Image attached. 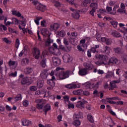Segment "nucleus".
I'll use <instances>...</instances> for the list:
<instances>
[{"label": "nucleus", "mask_w": 127, "mask_h": 127, "mask_svg": "<svg viewBox=\"0 0 127 127\" xmlns=\"http://www.w3.org/2000/svg\"><path fill=\"white\" fill-rule=\"evenodd\" d=\"M83 66L85 67V69L86 70H92V64H88L87 63H84L83 64Z\"/></svg>", "instance_id": "nucleus-21"}, {"label": "nucleus", "mask_w": 127, "mask_h": 127, "mask_svg": "<svg viewBox=\"0 0 127 127\" xmlns=\"http://www.w3.org/2000/svg\"><path fill=\"white\" fill-rule=\"evenodd\" d=\"M35 102L37 104V109L38 110H42V109H43L44 104H45L44 99H36L35 101Z\"/></svg>", "instance_id": "nucleus-2"}, {"label": "nucleus", "mask_w": 127, "mask_h": 127, "mask_svg": "<svg viewBox=\"0 0 127 127\" xmlns=\"http://www.w3.org/2000/svg\"><path fill=\"white\" fill-rule=\"evenodd\" d=\"M60 35L62 37H64L65 36V31H61V32H60Z\"/></svg>", "instance_id": "nucleus-56"}, {"label": "nucleus", "mask_w": 127, "mask_h": 127, "mask_svg": "<svg viewBox=\"0 0 127 127\" xmlns=\"http://www.w3.org/2000/svg\"><path fill=\"white\" fill-rule=\"evenodd\" d=\"M68 109H74L75 108V106L73 104H71L70 102H68L67 105Z\"/></svg>", "instance_id": "nucleus-46"}, {"label": "nucleus", "mask_w": 127, "mask_h": 127, "mask_svg": "<svg viewBox=\"0 0 127 127\" xmlns=\"http://www.w3.org/2000/svg\"><path fill=\"white\" fill-rule=\"evenodd\" d=\"M113 50L115 51V53H117V54H124V50L120 47H117L113 49Z\"/></svg>", "instance_id": "nucleus-13"}, {"label": "nucleus", "mask_w": 127, "mask_h": 127, "mask_svg": "<svg viewBox=\"0 0 127 127\" xmlns=\"http://www.w3.org/2000/svg\"><path fill=\"white\" fill-rule=\"evenodd\" d=\"M33 55L35 57V59L38 60L40 57V50L38 48H33Z\"/></svg>", "instance_id": "nucleus-3"}, {"label": "nucleus", "mask_w": 127, "mask_h": 127, "mask_svg": "<svg viewBox=\"0 0 127 127\" xmlns=\"http://www.w3.org/2000/svg\"><path fill=\"white\" fill-rule=\"evenodd\" d=\"M51 40L50 39V37H49V36H48V38L47 40V41L46 42V46H49L50 45V44L51 43Z\"/></svg>", "instance_id": "nucleus-41"}, {"label": "nucleus", "mask_w": 127, "mask_h": 127, "mask_svg": "<svg viewBox=\"0 0 127 127\" xmlns=\"http://www.w3.org/2000/svg\"><path fill=\"white\" fill-rule=\"evenodd\" d=\"M58 122H61V121H62V115H59L58 116Z\"/></svg>", "instance_id": "nucleus-63"}, {"label": "nucleus", "mask_w": 127, "mask_h": 127, "mask_svg": "<svg viewBox=\"0 0 127 127\" xmlns=\"http://www.w3.org/2000/svg\"><path fill=\"white\" fill-rule=\"evenodd\" d=\"M83 91L82 89L77 90L76 91H73V93L75 95H78L79 96H83Z\"/></svg>", "instance_id": "nucleus-24"}, {"label": "nucleus", "mask_w": 127, "mask_h": 127, "mask_svg": "<svg viewBox=\"0 0 127 127\" xmlns=\"http://www.w3.org/2000/svg\"><path fill=\"white\" fill-rule=\"evenodd\" d=\"M9 66H13V65H14L15 64V61H11V60H10L9 61Z\"/></svg>", "instance_id": "nucleus-55"}, {"label": "nucleus", "mask_w": 127, "mask_h": 127, "mask_svg": "<svg viewBox=\"0 0 127 127\" xmlns=\"http://www.w3.org/2000/svg\"><path fill=\"white\" fill-rule=\"evenodd\" d=\"M102 56L103 55L97 54L95 56V57L97 60H101Z\"/></svg>", "instance_id": "nucleus-45"}, {"label": "nucleus", "mask_w": 127, "mask_h": 127, "mask_svg": "<svg viewBox=\"0 0 127 127\" xmlns=\"http://www.w3.org/2000/svg\"><path fill=\"white\" fill-rule=\"evenodd\" d=\"M98 74H100V75H103L104 74V70L99 69L97 71Z\"/></svg>", "instance_id": "nucleus-64"}, {"label": "nucleus", "mask_w": 127, "mask_h": 127, "mask_svg": "<svg viewBox=\"0 0 127 127\" xmlns=\"http://www.w3.org/2000/svg\"><path fill=\"white\" fill-rule=\"evenodd\" d=\"M42 59L40 63V65L42 68H45L46 67V58H43Z\"/></svg>", "instance_id": "nucleus-16"}, {"label": "nucleus", "mask_w": 127, "mask_h": 127, "mask_svg": "<svg viewBox=\"0 0 127 127\" xmlns=\"http://www.w3.org/2000/svg\"><path fill=\"white\" fill-rule=\"evenodd\" d=\"M106 44H107V45H111V44H112V40L109 39L108 38L106 39V41L105 42Z\"/></svg>", "instance_id": "nucleus-49"}, {"label": "nucleus", "mask_w": 127, "mask_h": 127, "mask_svg": "<svg viewBox=\"0 0 127 127\" xmlns=\"http://www.w3.org/2000/svg\"><path fill=\"white\" fill-rule=\"evenodd\" d=\"M60 49H61L63 51H66V48L63 45H60L59 46Z\"/></svg>", "instance_id": "nucleus-57"}, {"label": "nucleus", "mask_w": 127, "mask_h": 127, "mask_svg": "<svg viewBox=\"0 0 127 127\" xmlns=\"http://www.w3.org/2000/svg\"><path fill=\"white\" fill-rule=\"evenodd\" d=\"M111 35H113L114 37H121L122 35H121V33L120 32L116 31V30H113L111 32Z\"/></svg>", "instance_id": "nucleus-15"}, {"label": "nucleus", "mask_w": 127, "mask_h": 127, "mask_svg": "<svg viewBox=\"0 0 127 127\" xmlns=\"http://www.w3.org/2000/svg\"><path fill=\"white\" fill-rule=\"evenodd\" d=\"M59 27H60V24L55 23L50 25V30L51 31H54V30H57Z\"/></svg>", "instance_id": "nucleus-7"}, {"label": "nucleus", "mask_w": 127, "mask_h": 127, "mask_svg": "<svg viewBox=\"0 0 127 127\" xmlns=\"http://www.w3.org/2000/svg\"><path fill=\"white\" fill-rule=\"evenodd\" d=\"M53 2H55V6L56 7H58V6H60V2L58 1H55V0H53Z\"/></svg>", "instance_id": "nucleus-43"}, {"label": "nucleus", "mask_w": 127, "mask_h": 127, "mask_svg": "<svg viewBox=\"0 0 127 127\" xmlns=\"http://www.w3.org/2000/svg\"><path fill=\"white\" fill-rule=\"evenodd\" d=\"M73 126L75 127H79L81 125V121L79 120H74L73 123Z\"/></svg>", "instance_id": "nucleus-30"}, {"label": "nucleus", "mask_w": 127, "mask_h": 127, "mask_svg": "<svg viewBox=\"0 0 127 127\" xmlns=\"http://www.w3.org/2000/svg\"><path fill=\"white\" fill-rule=\"evenodd\" d=\"M21 83L22 85H29V82H28V77H26L21 80Z\"/></svg>", "instance_id": "nucleus-17"}, {"label": "nucleus", "mask_w": 127, "mask_h": 127, "mask_svg": "<svg viewBox=\"0 0 127 127\" xmlns=\"http://www.w3.org/2000/svg\"><path fill=\"white\" fill-rule=\"evenodd\" d=\"M48 53V51H47V50H45L44 51H43L42 52V56H41V59H43V58H45V56L47 55Z\"/></svg>", "instance_id": "nucleus-35"}, {"label": "nucleus", "mask_w": 127, "mask_h": 127, "mask_svg": "<svg viewBox=\"0 0 127 127\" xmlns=\"http://www.w3.org/2000/svg\"><path fill=\"white\" fill-rule=\"evenodd\" d=\"M52 61L54 66H59L61 64V59L54 57L52 58Z\"/></svg>", "instance_id": "nucleus-6"}, {"label": "nucleus", "mask_w": 127, "mask_h": 127, "mask_svg": "<svg viewBox=\"0 0 127 127\" xmlns=\"http://www.w3.org/2000/svg\"><path fill=\"white\" fill-rule=\"evenodd\" d=\"M22 95H21V94H18L15 98V102H17V101H20V100H22Z\"/></svg>", "instance_id": "nucleus-29"}, {"label": "nucleus", "mask_w": 127, "mask_h": 127, "mask_svg": "<svg viewBox=\"0 0 127 127\" xmlns=\"http://www.w3.org/2000/svg\"><path fill=\"white\" fill-rule=\"evenodd\" d=\"M83 96H90V92L88 90L83 91Z\"/></svg>", "instance_id": "nucleus-47"}, {"label": "nucleus", "mask_w": 127, "mask_h": 127, "mask_svg": "<svg viewBox=\"0 0 127 127\" xmlns=\"http://www.w3.org/2000/svg\"><path fill=\"white\" fill-rule=\"evenodd\" d=\"M72 16L75 19H79L80 18V14L79 11H75V13H72Z\"/></svg>", "instance_id": "nucleus-20"}, {"label": "nucleus", "mask_w": 127, "mask_h": 127, "mask_svg": "<svg viewBox=\"0 0 127 127\" xmlns=\"http://www.w3.org/2000/svg\"><path fill=\"white\" fill-rule=\"evenodd\" d=\"M8 30L9 31V32H11V33H16V31H14L13 29L11 28H8Z\"/></svg>", "instance_id": "nucleus-61"}, {"label": "nucleus", "mask_w": 127, "mask_h": 127, "mask_svg": "<svg viewBox=\"0 0 127 127\" xmlns=\"http://www.w3.org/2000/svg\"><path fill=\"white\" fill-rule=\"evenodd\" d=\"M63 99H64V102L66 104V103L70 102L69 101V97L68 96H65L63 97Z\"/></svg>", "instance_id": "nucleus-44"}, {"label": "nucleus", "mask_w": 127, "mask_h": 127, "mask_svg": "<svg viewBox=\"0 0 127 127\" xmlns=\"http://www.w3.org/2000/svg\"><path fill=\"white\" fill-rule=\"evenodd\" d=\"M44 85V80L43 79H39L37 81V87L38 88H42Z\"/></svg>", "instance_id": "nucleus-19"}, {"label": "nucleus", "mask_w": 127, "mask_h": 127, "mask_svg": "<svg viewBox=\"0 0 127 127\" xmlns=\"http://www.w3.org/2000/svg\"><path fill=\"white\" fill-rule=\"evenodd\" d=\"M87 119L89 122H90V123H91L92 124H93V123L95 122V121L94 120V118H93V116L91 115L87 116Z\"/></svg>", "instance_id": "nucleus-33"}, {"label": "nucleus", "mask_w": 127, "mask_h": 127, "mask_svg": "<svg viewBox=\"0 0 127 127\" xmlns=\"http://www.w3.org/2000/svg\"><path fill=\"white\" fill-rule=\"evenodd\" d=\"M16 75H17V71H15L14 72H12L10 74V76L12 77H16Z\"/></svg>", "instance_id": "nucleus-58"}, {"label": "nucleus", "mask_w": 127, "mask_h": 127, "mask_svg": "<svg viewBox=\"0 0 127 127\" xmlns=\"http://www.w3.org/2000/svg\"><path fill=\"white\" fill-rule=\"evenodd\" d=\"M36 9L40 10V11H45L46 9V6H44L39 3H38L37 5L36 6Z\"/></svg>", "instance_id": "nucleus-9"}, {"label": "nucleus", "mask_w": 127, "mask_h": 127, "mask_svg": "<svg viewBox=\"0 0 127 127\" xmlns=\"http://www.w3.org/2000/svg\"><path fill=\"white\" fill-rule=\"evenodd\" d=\"M110 23L115 28H117L118 26V22L116 21L112 20L110 21Z\"/></svg>", "instance_id": "nucleus-32"}, {"label": "nucleus", "mask_w": 127, "mask_h": 127, "mask_svg": "<svg viewBox=\"0 0 127 127\" xmlns=\"http://www.w3.org/2000/svg\"><path fill=\"white\" fill-rule=\"evenodd\" d=\"M12 23H13V24H18V23H19V20H18V19H17V18H13L12 19Z\"/></svg>", "instance_id": "nucleus-38"}, {"label": "nucleus", "mask_w": 127, "mask_h": 127, "mask_svg": "<svg viewBox=\"0 0 127 127\" xmlns=\"http://www.w3.org/2000/svg\"><path fill=\"white\" fill-rule=\"evenodd\" d=\"M104 51H105V53H106V54L109 55V54H110V47H109L108 46H106L104 48Z\"/></svg>", "instance_id": "nucleus-40"}, {"label": "nucleus", "mask_w": 127, "mask_h": 127, "mask_svg": "<svg viewBox=\"0 0 127 127\" xmlns=\"http://www.w3.org/2000/svg\"><path fill=\"white\" fill-rule=\"evenodd\" d=\"M63 60L65 61V62H69L70 61L71 57L68 54H65L63 57Z\"/></svg>", "instance_id": "nucleus-14"}, {"label": "nucleus", "mask_w": 127, "mask_h": 127, "mask_svg": "<svg viewBox=\"0 0 127 127\" xmlns=\"http://www.w3.org/2000/svg\"><path fill=\"white\" fill-rule=\"evenodd\" d=\"M94 12H96V9L92 8L91 10L89 11L90 14L92 15V16H94Z\"/></svg>", "instance_id": "nucleus-52"}, {"label": "nucleus", "mask_w": 127, "mask_h": 127, "mask_svg": "<svg viewBox=\"0 0 127 127\" xmlns=\"http://www.w3.org/2000/svg\"><path fill=\"white\" fill-rule=\"evenodd\" d=\"M119 62V60L115 57H111L108 62V64H117Z\"/></svg>", "instance_id": "nucleus-10"}, {"label": "nucleus", "mask_w": 127, "mask_h": 127, "mask_svg": "<svg viewBox=\"0 0 127 127\" xmlns=\"http://www.w3.org/2000/svg\"><path fill=\"white\" fill-rule=\"evenodd\" d=\"M121 58L123 62L125 64H127V55L126 54H123L121 56Z\"/></svg>", "instance_id": "nucleus-22"}, {"label": "nucleus", "mask_w": 127, "mask_h": 127, "mask_svg": "<svg viewBox=\"0 0 127 127\" xmlns=\"http://www.w3.org/2000/svg\"><path fill=\"white\" fill-rule=\"evenodd\" d=\"M88 104V102L84 99L79 101L77 102V104L76 105L77 108H79V109H83L85 108V104Z\"/></svg>", "instance_id": "nucleus-4"}, {"label": "nucleus", "mask_w": 127, "mask_h": 127, "mask_svg": "<svg viewBox=\"0 0 127 127\" xmlns=\"http://www.w3.org/2000/svg\"><path fill=\"white\" fill-rule=\"evenodd\" d=\"M74 117L76 120L83 119V113L82 112H79L78 114L75 115Z\"/></svg>", "instance_id": "nucleus-26"}, {"label": "nucleus", "mask_w": 127, "mask_h": 127, "mask_svg": "<svg viewBox=\"0 0 127 127\" xmlns=\"http://www.w3.org/2000/svg\"><path fill=\"white\" fill-rule=\"evenodd\" d=\"M95 64H96V65H107L108 64L107 63H105V62L104 61H97V62L95 63Z\"/></svg>", "instance_id": "nucleus-34"}, {"label": "nucleus", "mask_w": 127, "mask_h": 127, "mask_svg": "<svg viewBox=\"0 0 127 127\" xmlns=\"http://www.w3.org/2000/svg\"><path fill=\"white\" fill-rule=\"evenodd\" d=\"M85 87L86 88V89L90 88L91 87V82H86V83H85Z\"/></svg>", "instance_id": "nucleus-51"}, {"label": "nucleus", "mask_w": 127, "mask_h": 127, "mask_svg": "<svg viewBox=\"0 0 127 127\" xmlns=\"http://www.w3.org/2000/svg\"><path fill=\"white\" fill-rule=\"evenodd\" d=\"M64 43L66 46H68V45H69V41L66 38L64 39Z\"/></svg>", "instance_id": "nucleus-50"}, {"label": "nucleus", "mask_w": 127, "mask_h": 127, "mask_svg": "<svg viewBox=\"0 0 127 127\" xmlns=\"http://www.w3.org/2000/svg\"><path fill=\"white\" fill-rule=\"evenodd\" d=\"M47 84H48V85H50V86H53L55 85V82H54V81L50 79L47 81Z\"/></svg>", "instance_id": "nucleus-37"}, {"label": "nucleus", "mask_w": 127, "mask_h": 127, "mask_svg": "<svg viewBox=\"0 0 127 127\" xmlns=\"http://www.w3.org/2000/svg\"><path fill=\"white\" fill-rule=\"evenodd\" d=\"M23 105L24 107H27L28 106V101L25 100L23 101Z\"/></svg>", "instance_id": "nucleus-53"}, {"label": "nucleus", "mask_w": 127, "mask_h": 127, "mask_svg": "<svg viewBox=\"0 0 127 127\" xmlns=\"http://www.w3.org/2000/svg\"><path fill=\"white\" fill-rule=\"evenodd\" d=\"M90 7H92V8H93V9H98V3L97 2H93L91 3L90 5Z\"/></svg>", "instance_id": "nucleus-27"}, {"label": "nucleus", "mask_w": 127, "mask_h": 127, "mask_svg": "<svg viewBox=\"0 0 127 127\" xmlns=\"http://www.w3.org/2000/svg\"><path fill=\"white\" fill-rule=\"evenodd\" d=\"M90 50L92 53H96V52H97V53H99V52L96 50V48L95 47L91 48Z\"/></svg>", "instance_id": "nucleus-48"}, {"label": "nucleus", "mask_w": 127, "mask_h": 127, "mask_svg": "<svg viewBox=\"0 0 127 127\" xmlns=\"http://www.w3.org/2000/svg\"><path fill=\"white\" fill-rule=\"evenodd\" d=\"M49 75V73H48V69H43L40 74V77L42 79H47V77Z\"/></svg>", "instance_id": "nucleus-5"}, {"label": "nucleus", "mask_w": 127, "mask_h": 127, "mask_svg": "<svg viewBox=\"0 0 127 127\" xmlns=\"http://www.w3.org/2000/svg\"><path fill=\"white\" fill-rule=\"evenodd\" d=\"M91 51L90 50H88L87 51V56L89 58L92 57V54H91Z\"/></svg>", "instance_id": "nucleus-62"}, {"label": "nucleus", "mask_w": 127, "mask_h": 127, "mask_svg": "<svg viewBox=\"0 0 127 127\" xmlns=\"http://www.w3.org/2000/svg\"><path fill=\"white\" fill-rule=\"evenodd\" d=\"M28 63H29V59L25 58L22 60L21 64L22 66H25V65H27Z\"/></svg>", "instance_id": "nucleus-23"}, {"label": "nucleus", "mask_w": 127, "mask_h": 127, "mask_svg": "<svg viewBox=\"0 0 127 127\" xmlns=\"http://www.w3.org/2000/svg\"><path fill=\"white\" fill-rule=\"evenodd\" d=\"M42 17H36V19H34V21L37 25H39V20L42 19Z\"/></svg>", "instance_id": "nucleus-31"}, {"label": "nucleus", "mask_w": 127, "mask_h": 127, "mask_svg": "<svg viewBox=\"0 0 127 127\" xmlns=\"http://www.w3.org/2000/svg\"><path fill=\"white\" fill-rule=\"evenodd\" d=\"M91 3V0H85L81 3V5L83 7H87L88 4Z\"/></svg>", "instance_id": "nucleus-18"}, {"label": "nucleus", "mask_w": 127, "mask_h": 127, "mask_svg": "<svg viewBox=\"0 0 127 127\" xmlns=\"http://www.w3.org/2000/svg\"><path fill=\"white\" fill-rule=\"evenodd\" d=\"M31 124V121H29L28 120H24L22 122V126H30V125Z\"/></svg>", "instance_id": "nucleus-28"}, {"label": "nucleus", "mask_w": 127, "mask_h": 127, "mask_svg": "<svg viewBox=\"0 0 127 127\" xmlns=\"http://www.w3.org/2000/svg\"><path fill=\"white\" fill-rule=\"evenodd\" d=\"M109 60L108 56L102 55L101 60L102 61H105V63H107V61Z\"/></svg>", "instance_id": "nucleus-36"}, {"label": "nucleus", "mask_w": 127, "mask_h": 127, "mask_svg": "<svg viewBox=\"0 0 127 127\" xmlns=\"http://www.w3.org/2000/svg\"><path fill=\"white\" fill-rule=\"evenodd\" d=\"M50 110H51V106H50V104H49L46 105L44 107L43 112H45V116H46V115H47V112H49V111H50Z\"/></svg>", "instance_id": "nucleus-12"}, {"label": "nucleus", "mask_w": 127, "mask_h": 127, "mask_svg": "<svg viewBox=\"0 0 127 127\" xmlns=\"http://www.w3.org/2000/svg\"><path fill=\"white\" fill-rule=\"evenodd\" d=\"M60 70H61V71H63V70H64V68H61L60 67H57L55 70L56 71V72H58V71H60Z\"/></svg>", "instance_id": "nucleus-59"}, {"label": "nucleus", "mask_w": 127, "mask_h": 127, "mask_svg": "<svg viewBox=\"0 0 127 127\" xmlns=\"http://www.w3.org/2000/svg\"><path fill=\"white\" fill-rule=\"evenodd\" d=\"M65 87L71 90L72 89H76V88H79V85L76 84H69L65 85Z\"/></svg>", "instance_id": "nucleus-8"}, {"label": "nucleus", "mask_w": 127, "mask_h": 127, "mask_svg": "<svg viewBox=\"0 0 127 127\" xmlns=\"http://www.w3.org/2000/svg\"><path fill=\"white\" fill-rule=\"evenodd\" d=\"M25 51L26 52V49L23 48V50L19 54V57H22V55H23V54H24V55H26V53H25Z\"/></svg>", "instance_id": "nucleus-39"}, {"label": "nucleus", "mask_w": 127, "mask_h": 127, "mask_svg": "<svg viewBox=\"0 0 127 127\" xmlns=\"http://www.w3.org/2000/svg\"><path fill=\"white\" fill-rule=\"evenodd\" d=\"M87 72V69L83 68L79 70L78 74L80 76H85L88 74Z\"/></svg>", "instance_id": "nucleus-11"}, {"label": "nucleus", "mask_w": 127, "mask_h": 127, "mask_svg": "<svg viewBox=\"0 0 127 127\" xmlns=\"http://www.w3.org/2000/svg\"><path fill=\"white\" fill-rule=\"evenodd\" d=\"M15 45H16L17 48H18V46H19V39H16Z\"/></svg>", "instance_id": "nucleus-60"}, {"label": "nucleus", "mask_w": 127, "mask_h": 127, "mask_svg": "<svg viewBox=\"0 0 127 127\" xmlns=\"http://www.w3.org/2000/svg\"><path fill=\"white\" fill-rule=\"evenodd\" d=\"M65 1H67V2H69L70 4H74V3L75 2V0H65Z\"/></svg>", "instance_id": "nucleus-54"}, {"label": "nucleus", "mask_w": 127, "mask_h": 127, "mask_svg": "<svg viewBox=\"0 0 127 127\" xmlns=\"http://www.w3.org/2000/svg\"><path fill=\"white\" fill-rule=\"evenodd\" d=\"M33 71V69L31 67H27L24 69L25 74H30V73H32Z\"/></svg>", "instance_id": "nucleus-25"}, {"label": "nucleus", "mask_w": 127, "mask_h": 127, "mask_svg": "<svg viewBox=\"0 0 127 127\" xmlns=\"http://www.w3.org/2000/svg\"><path fill=\"white\" fill-rule=\"evenodd\" d=\"M30 90L32 92H36V91H37V87H36V86H31L30 87Z\"/></svg>", "instance_id": "nucleus-42"}, {"label": "nucleus", "mask_w": 127, "mask_h": 127, "mask_svg": "<svg viewBox=\"0 0 127 127\" xmlns=\"http://www.w3.org/2000/svg\"><path fill=\"white\" fill-rule=\"evenodd\" d=\"M72 70H66L65 72L62 70L59 74V77L61 80H64V79H66V78H69L70 73H72Z\"/></svg>", "instance_id": "nucleus-1"}]
</instances>
